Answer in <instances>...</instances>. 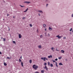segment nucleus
<instances>
[{"mask_svg":"<svg viewBox=\"0 0 73 73\" xmlns=\"http://www.w3.org/2000/svg\"><path fill=\"white\" fill-rule=\"evenodd\" d=\"M33 68L35 70H36L38 68V66L37 65H36V64H34L33 65Z\"/></svg>","mask_w":73,"mask_h":73,"instance_id":"1","label":"nucleus"},{"mask_svg":"<svg viewBox=\"0 0 73 73\" xmlns=\"http://www.w3.org/2000/svg\"><path fill=\"white\" fill-rule=\"evenodd\" d=\"M41 60H43V61H45V60H48V59L47 58H46V57H42L41 58Z\"/></svg>","mask_w":73,"mask_h":73,"instance_id":"2","label":"nucleus"},{"mask_svg":"<svg viewBox=\"0 0 73 73\" xmlns=\"http://www.w3.org/2000/svg\"><path fill=\"white\" fill-rule=\"evenodd\" d=\"M56 37H58V38H61V37H62V36H60V35H58L56 36Z\"/></svg>","mask_w":73,"mask_h":73,"instance_id":"3","label":"nucleus"},{"mask_svg":"<svg viewBox=\"0 0 73 73\" xmlns=\"http://www.w3.org/2000/svg\"><path fill=\"white\" fill-rule=\"evenodd\" d=\"M44 69H46V70H48V68H47L46 66H45V67L44 68Z\"/></svg>","mask_w":73,"mask_h":73,"instance_id":"4","label":"nucleus"},{"mask_svg":"<svg viewBox=\"0 0 73 73\" xmlns=\"http://www.w3.org/2000/svg\"><path fill=\"white\" fill-rule=\"evenodd\" d=\"M25 3H26V4H29V3H31L30 2L25 1Z\"/></svg>","mask_w":73,"mask_h":73,"instance_id":"5","label":"nucleus"},{"mask_svg":"<svg viewBox=\"0 0 73 73\" xmlns=\"http://www.w3.org/2000/svg\"><path fill=\"white\" fill-rule=\"evenodd\" d=\"M19 38H21V34H19Z\"/></svg>","mask_w":73,"mask_h":73,"instance_id":"6","label":"nucleus"},{"mask_svg":"<svg viewBox=\"0 0 73 73\" xmlns=\"http://www.w3.org/2000/svg\"><path fill=\"white\" fill-rule=\"evenodd\" d=\"M48 58H52V55H50L48 56Z\"/></svg>","mask_w":73,"mask_h":73,"instance_id":"7","label":"nucleus"},{"mask_svg":"<svg viewBox=\"0 0 73 73\" xmlns=\"http://www.w3.org/2000/svg\"><path fill=\"white\" fill-rule=\"evenodd\" d=\"M61 53H65V51H64V50H61Z\"/></svg>","mask_w":73,"mask_h":73,"instance_id":"8","label":"nucleus"},{"mask_svg":"<svg viewBox=\"0 0 73 73\" xmlns=\"http://www.w3.org/2000/svg\"><path fill=\"white\" fill-rule=\"evenodd\" d=\"M38 48H39V49H41V48H42V47L41 46V45H39L38 46Z\"/></svg>","mask_w":73,"mask_h":73,"instance_id":"9","label":"nucleus"},{"mask_svg":"<svg viewBox=\"0 0 73 73\" xmlns=\"http://www.w3.org/2000/svg\"><path fill=\"white\" fill-rule=\"evenodd\" d=\"M28 8H27L26 10L25 11H24V12H27V11H28Z\"/></svg>","mask_w":73,"mask_h":73,"instance_id":"10","label":"nucleus"},{"mask_svg":"<svg viewBox=\"0 0 73 73\" xmlns=\"http://www.w3.org/2000/svg\"><path fill=\"white\" fill-rule=\"evenodd\" d=\"M43 26L44 28H45V27H46V25H45V24H44L43 25Z\"/></svg>","mask_w":73,"mask_h":73,"instance_id":"11","label":"nucleus"},{"mask_svg":"<svg viewBox=\"0 0 73 73\" xmlns=\"http://www.w3.org/2000/svg\"><path fill=\"white\" fill-rule=\"evenodd\" d=\"M54 49V48H53V47H52L51 48L52 50H53V52H54V50H53Z\"/></svg>","mask_w":73,"mask_h":73,"instance_id":"12","label":"nucleus"},{"mask_svg":"<svg viewBox=\"0 0 73 73\" xmlns=\"http://www.w3.org/2000/svg\"><path fill=\"white\" fill-rule=\"evenodd\" d=\"M39 12H41V13H42V11H38Z\"/></svg>","mask_w":73,"mask_h":73,"instance_id":"13","label":"nucleus"},{"mask_svg":"<svg viewBox=\"0 0 73 73\" xmlns=\"http://www.w3.org/2000/svg\"><path fill=\"white\" fill-rule=\"evenodd\" d=\"M49 31H52V29L50 27H49Z\"/></svg>","mask_w":73,"mask_h":73,"instance_id":"14","label":"nucleus"},{"mask_svg":"<svg viewBox=\"0 0 73 73\" xmlns=\"http://www.w3.org/2000/svg\"><path fill=\"white\" fill-rule=\"evenodd\" d=\"M50 66H51V67H53V64H50Z\"/></svg>","mask_w":73,"mask_h":73,"instance_id":"15","label":"nucleus"},{"mask_svg":"<svg viewBox=\"0 0 73 73\" xmlns=\"http://www.w3.org/2000/svg\"><path fill=\"white\" fill-rule=\"evenodd\" d=\"M4 64L5 66H7V64L6 63H4Z\"/></svg>","mask_w":73,"mask_h":73,"instance_id":"16","label":"nucleus"},{"mask_svg":"<svg viewBox=\"0 0 73 73\" xmlns=\"http://www.w3.org/2000/svg\"><path fill=\"white\" fill-rule=\"evenodd\" d=\"M29 61L30 64H31V63H32V60H30Z\"/></svg>","mask_w":73,"mask_h":73,"instance_id":"17","label":"nucleus"},{"mask_svg":"<svg viewBox=\"0 0 73 73\" xmlns=\"http://www.w3.org/2000/svg\"><path fill=\"white\" fill-rule=\"evenodd\" d=\"M59 65H62V63H59Z\"/></svg>","mask_w":73,"mask_h":73,"instance_id":"18","label":"nucleus"},{"mask_svg":"<svg viewBox=\"0 0 73 73\" xmlns=\"http://www.w3.org/2000/svg\"><path fill=\"white\" fill-rule=\"evenodd\" d=\"M21 66H23V62H21Z\"/></svg>","mask_w":73,"mask_h":73,"instance_id":"19","label":"nucleus"},{"mask_svg":"<svg viewBox=\"0 0 73 73\" xmlns=\"http://www.w3.org/2000/svg\"><path fill=\"white\" fill-rule=\"evenodd\" d=\"M42 37H43V36H42V35H41L40 36V38H42Z\"/></svg>","mask_w":73,"mask_h":73,"instance_id":"20","label":"nucleus"},{"mask_svg":"<svg viewBox=\"0 0 73 73\" xmlns=\"http://www.w3.org/2000/svg\"><path fill=\"white\" fill-rule=\"evenodd\" d=\"M13 43L15 44H16V42H15V41H13Z\"/></svg>","mask_w":73,"mask_h":73,"instance_id":"21","label":"nucleus"},{"mask_svg":"<svg viewBox=\"0 0 73 73\" xmlns=\"http://www.w3.org/2000/svg\"><path fill=\"white\" fill-rule=\"evenodd\" d=\"M41 72L42 73H44V70H41Z\"/></svg>","mask_w":73,"mask_h":73,"instance_id":"22","label":"nucleus"},{"mask_svg":"<svg viewBox=\"0 0 73 73\" xmlns=\"http://www.w3.org/2000/svg\"><path fill=\"white\" fill-rule=\"evenodd\" d=\"M56 66L57 67H58V66L57 65V62H56Z\"/></svg>","mask_w":73,"mask_h":73,"instance_id":"23","label":"nucleus"},{"mask_svg":"<svg viewBox=\"0 0 73 73\" xmlns=\"http://www.w3.org/2000/svg\"><path fill=\"white\" fill-rule=\"evenodd\" d=\"M19 62H21V59H19Z\"/></svg>","mask_w":73,"mask_h":73,"instance_id":"24","label":"nucleus"},{"mask_svg":"<svg viewBox=\"0 0 73 73\" xmlns=\"http://www.w3.org/2000/svg\"><path fill=\"white\" fill-rule=\"evenodd\" d=\"M20 5V6H21V7H24V6H22V5Z\"/></svg>","mask_w":73,"mask_h":73,"instance_id":"25","label":"nucleus"},{"mask_svg":"<svg viewBox=\"0 0 73 73\" xmlns=\"http://www.w3.org/2000/svg\"><path fill=\"white\" fill-rule=\"evenodd\" d=\"M30 26L31 27H32V24H30Z\"/></svg>","mask_w":73,"mask_h":73,"instance_id":"26","label":"nucleus"},{"mask_svg":"<svg viewBox=\"0 0 73 73\" xmlns=\"http://www.w3.org/2000/svg\"><path fill=\"white\" fill-rule=\"evenodd\" d=\"M7 59H9H9H10L11 58L9 57H7Z\"/></svg>","mask_w":73,"mask_h":73,"instance_id":"27","label":"nucleus"},{"mask_svg":"<svg viewBox=\"0 0 73 73\" xmlns=\"http://www.w3.org/2000/svg\"><path fill=\"white\" fill-rule=\"evenodd\" d=\"M48 65H50V62H48Z\"/></svg>","mask_w":73,"mask_h":73,"instance_id":"28","label":"nucleus"},{"mask_svg":"<svg viewBox=\"0 0 73 73\" xmlns=\"http://www.w3.org/2000/svg\"><path fill=\"white\" fill-rule=\"evenodd\" d=\"M58 59H61L62 58L61 57H60L58 58Z\"/></svg>","mask_w":73,"mask_h":73,"instance_id":"29","label":"nucleus"},{"mask_svg":"<svg viewBox=\"0 0 73 73\" xmlns=\"http://www.w3.org/2000/svg\"><path fill=\"white\" fill-rule=\"evenodd\" d=\"M25 18H26L25 17H23V20H24V19H25Z\"/></svg>","mask_w":73,"mask_h":73,"instance_id":"30","label":"nucleus"},{"mask_svg":"<svg viewBox=\"0 0 73 73\" xmlns=\"http://www.w3.org/2000/svg\"><path fill=\"white\" fill-rule=\"evenodd\" d=\"M36 32H37V33H38V29H37Z\"/></svg>","mask_w":73,"mask_h":73,"instance_id":"31","label":"nucleus"},{"mask_svg":"<svg viewBox=\"0 0 73 73\" xmlns=\"http://www.w3.org/2000/svg\"><path fill=\"white\" fill-rule=\"evenodd\" d=\"M3 41H5V40H6L5 38H3Z\"/></svg>","mask_w":73,"mask_h":73,"instance_id":"32","label":"nucleus"},{"mask_svg":"<svg viewBox=\"0 0 73 73\" xmlns=\"http://www.w3.org/2000/svg\"><path fill=\"white\" fill-rule=\"evenodd\" d=\"M72 28H71L70 29V31H72Z\"/></svg>","mask_w":73,"mask_h":73,"instance_id":"33","label":"nucleus"},{"mask_svg":"<svg viewBox=\"0 0 73 73\" xmlns=\"http://www.w3.org/2000/svg\"><path fill=\"white\" fill-rule=\"evenodd\" d=\"M55 61H57L58 60V59L57 58H56L55 59Z\"/></svg>","mask_w":73,"mask_h":73,"instance_id":"34","label":"nucleus"},{"mask_svg":"<svg viewBox=\"0 0 73 73\" xmlns=\"http://www.w3.org/2000/svg\"><path fill=\"white\" fill-rule=\"evenodd\" d=\"M44 65H46V63H44Z\"/></svg>","mask_w":73,"mask_h":73,"instance_id":"35","label":"nucleus"},{"mask_svg":"<svg viewBox=\"0 0 73 73\" xmlns=\"http://www.w3.org/2000/svg\"><path fill=\"white\" fill-rule=\"evenodd\" d=\"M72 17H73V14H72Z\"/></svg>","mask_w":73,"mask_h":73,"instance_id":"36","label":"nucleus"},{"mask_svg":"<svg viewBox=\"0 0 73 73\" xmlns=\"http://www.w3.org/2000/svg\"><path fill=\"white\" fill-rule=\"evenodd\" d=\"M46 33H45V36H46Z\"/></svg>","mask_w":73,"mask_h":73,"instance_id":"37","label":"nucleus"},{"mask_svg":"<svg viewBox=\"0 0 73 73\" xmlns=\"http://www.w3.org/2000/svg\"><path fill=\"white\" fill-rule=\"evenodd\" d=\"M64 39H65L66 38V37H64Z\"/></svg>","mask_w":73,"mask_h":73,"instance_id":"38","label":"nucleus"},{"mask_svg":"<svg viewBox=\"0 0 73 73\" xmlns=\"http://www.w3.org/2000/svg\"><path fill=\"white\" fill-rule=\"evenodd\" d=\"M56 51H59V50H58V49H56Z\"/></svg>","mask_w":73,"mask_h":73,"instance_id":"39","label":"nucleus"},{"mask_svg":"<svg viewBox=\"0 0 73 73\" xmlns=\"http://www.w3.org/2000/svg\"><path fill=\"white\" fill-rule=\"evenodd\" d=\"M2 53H1V52L0 51V54H2Z\"/></svg>","mask_w":73,"mask_h":73,"instance_id":"40","label":"nucleus"},{"mask_svg":"<svg viewBox=\"0 0 73 73\" xmlns=\"http://www.w3.org/2000/svg\"><path fill=\"white\" fill-rule=\"evenodd\" d=\"M53 62H55V60H53Z\"/></svg>","mask_w":73,"mask_h":73,"instance_id":"41","label":"nucleus"},{"mask_svg":"<svg viewBox=\"0 0 73 73\" xmlns=\"http://www.w3.org/2000/svg\"><path fill=\"white\" fill-rule=\"evenodd\" d=\"M48 5V4H46V6H47Z\"/></svg>","mask_w":73,"mask_h":73,"instance_id":"42","label":"nucleus"},{"mask_svg":"<svg viewBox=\"0 0 73 73\" xmlns=\"http://www.w3.org/2000/svg\"><path fill=\"white\" fill-rule=\"evenodd\" d=\"M20 58L21 59V58H22V57H20Z\"/></svg>","mask_w":73,"mask_h":73,"instance_id":"43","label":"nucleus"},{"mask_svg":"<svg viewBox=\"0 0 73 73\" xmlns=\"http://www.w3.org/2000/svg\"><path fill=\"white\" fill-rule=\"evenodd\" d=\"M9 28V31L10 30V29H9V27H8Z\"/></svg>","mask_w":73,"mask_h":73,"instance_id":"44","label":"nucleus"},{"mask_svg":"<svg viewBox=\"0 0 73 73\" xmlns=\"http://www.w3.org/2000/svg\"><path fill=\"white\" fill-rule=\"evenodd\" d=\"M45 31H46V29H45Z\"/></svg>","mask_w":73,"mask_h":73,"instance_id":"45","label":"nucleus"},{"mask_svg":"<svg viewBox=\"0 0 73 73\" xmlns=\"http://www.w3.org/2000/svg\"><path fill=\"white\" fill-rule=\"evenodd\" d=\"M66 61H67V59H66Z\"/></svg>","mask_w":73,"mask_h":73,"instance_id":"46","label":"nucleus"},{"mask_svg":"<svg viewBox=\"0 0 73 73\" xmlns=\"http://www.w3.org/2000/svg\"><path fill=\"white\" fill-rule=\"evenodd\" d=\"M9 16V15L7 14V16Z\"/></svg>","mask_w":73,"mask_h":73,"instance_id":"47","label":"nucleus"},{"mask_svg":"<svg viewBox=\"0 0 73 73\" xmlns=\"http://www.w3.org/2000/svg\"><path fill=\"white\" fill-rule=\"evenodd\" d=\"M39 16H40V14H39Z\"/></svg>","mask_w":73,"mask_h":73,"instance_id":"48","label":"nucleus"},{"mask_svg":"<svg viewBox=\"0 0 73 73\" xmlns=\"http://www.w3.org/2000/svg\"><path fill=\"white\" fill-rule=\"evenodd\" d=\"M48 35L49 36H50V35H49V34H48Z\"/></svg>","mask_w":73,"mask_h":73,"instance_id":"49","label":"nucleus"},{"mask_svg":"<svg viewBox=\"0 0 73 73\" xmlns=\"http://www.w3.org/2000/svg\"><path fill=\"white\" fill-rule=\"evenodd\" d=\"M1 38V39H3V37H2Z\"/></svg>","mask_w":73,"mask_h":73,"instance_id":"50","label":"nucleus"},{"mask_svg":"<svg viewBox=\"0 0 73 73\" xmlns=\"http://www.w3.org/2000/svg\"><path fill=\"white\" fill-rule=\"evenodd\" d=\"M72 32L73 33V30L72 31Z\"/></svg>","mask_w":73,"mask_h":73,"instance_id":"51","label":"nucleus"},{"mask_svg":"<svg viewBox=\"0 0 73 73\" xmlns=\"http://www.w3.org/2000/svg\"><path fill=\"white\" fill-rule=\"evenodd\" d=\"M13 18H15V17H13Z\"/></svg>","mask_w":73,"mask_h":73,"instance_id":"52","label":"nucleus"}]
</instances>
